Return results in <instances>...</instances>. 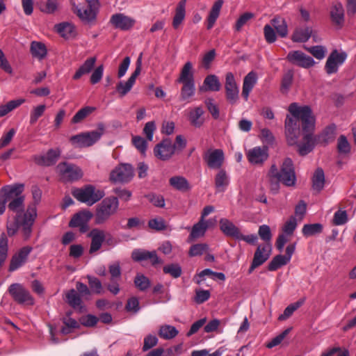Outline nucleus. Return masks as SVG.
Returning a JSON list of instances; mask_svg holds the SVG:
<instances>
[{"mask_svg":"<svg viewBox=\"0 0 356 356\" xmlns=\"http://www.w3.org/2000/svg\"><path fill=\"white\" fill-rule=\"evenodd\" d=\"M322 231L323 225L321 223L306 224L302 229V234L306 237L320 234Z\"/></svg>","mask_w":356,"mask_h":356,"instance_id":"44","label":"nucleus"},{"mask_svg":"<svg viewBox=\"0 0 356 356\" xmlns=\"http://www.w3.org/2000/svg\"><path fill=\"white\" fill-rule=\"evenodd\" d=\"M204 104L213 119L217 120L220 118V108L214 99L211 97L205 99Z\"/></svg>","mask_w":356,"mask_h":356,"instance_id":"43","label":"nucleus"},{"mask_svg":"<svg viewBox=\"0 0 356 356\" xmlns=\"http://www.w3.org/2000/svg\"><path fill=\"white\" fill-rule=\"evenodd\" d=\"M290 261L284 255L278 254L275 256L268 264V269L275 271L282 266L287 264Z\"/></svg>","mask_w":356,"mask_h":356,"instance_id":"46","label":"nucleus"},{"mask_svg":"<svg viewBox=\"0 0 356 356\" xmlns=\"http://www.w3.org/2000/svg\"><path fill=\"white\" fill-rule=\"evenodd\" d=\"M56 31L66 39L72 38L76 35L75 26L69 22H63L55 26Z\"/></svg>","mask_w":356,"mask_h":356,"instance_id":"30","label":"nucleus"},{"mask_svg":"<svg viewBox=\"0 0 356 356\" xmlns=\"http://www.w3.org/2000/svg\"><path fill=\"white\" fill-rule=\"evenodd\" d=\"M141 71V56L138 58L136 67L129 79L126 81H120L116 86V90L119 92L120 97L125 96L132 88L136 82L137 76Z\"/></svg>","mask_w":356,"mask_h":356,"instance_id":"15","label":"nucleus"},{"mask_svg":"<svg viewBox=\"0 0 356 356\" xmlns=\"http://www.w3.org/2000/svg\"><path fill=\"white\" fill-rule=\"evenodd\" d=\"M30 51L32 56L38 60H42L44 58L47 54V50L44 44L36 41H33L31 43Z\"/></svg>","mask_w":356,"mask_h":356,"instance_id":"35","label":"nucleus"},{"mask_svg":"<svg viewBox=\"0 0 356 356\" xmlns=\"http://www.w3.org/2000/svg\"><path fill=\"white\" fill-rule=\"evenodd\" d=\"M306 49L314 56L318 60L323 59L327 51V49L325 47L321 45L313 46L311 47H307Z\"/></svg>","mask_w":356,"mask_h":356,"instance_id":"54","label":"nucleus"},{"mask_svg":"<svg viewBox=\"0 0 356 356\" xmlns=\"http://www.w3.org/2000/svg\"><path fill=\"white\" fill-rule=\"evenodd\" d=\"M32 250V248L25 246L12 257L9 270L14 271L21 267L26 261L28 256Z\"/></svg>","mask_w":356,"mask_h":356,"instance_id":"24","label":"nucleus"},{"mask_svg":"<svg viewBox=\"0 0 356 356\" xmlns=\"http://www.w3.org/2000/svg\"><path fill=\"white\" fill-rule=\"evenodd\" d=\"M46 109V106L44 104H41L34 107L31 112L30 115V124H34L39 118H40Z\"/></svg>","mask_w":356,"mask_h":356,"instance_id":"56","label":"nucleus"},{"mask_svg":"<svg viewBox=\"0 0 356 356\" xmlns=\"http://www.w3.org/2000/svg\"><path fill=\"white\" fill-rule=\"evenodd\" d=\"M325 175L323 170L318 168L312 177V188L317 192H320L324 187Z\"/></svg>","mask_w":356,"mask_h":356,"instance_id":"36","label":"nucleus"},{"mask_svg":"<svg viewBox=\"0 0 356 356\" xmlns=\"http://www.w3.org/2000/svg\"><path fill=\"white\" fill-rule=\"evenodd\" d=\"M119 207V201L118 197L111 196L104 199L96 207L95 213V222L97 225L105 223L108 219L114 215Z\"/></svg>","mask_w":356,"mask_h":356,"instance_id":"3","label":"nucleus"},{"mask_svg":"<svg viewBox=\"0 0 356 356\" xmlns=\"http://www.w3.org/2000/svg\"><path fill=\"white\" fill-rule=\"evenodd\" d=\"M169 184L172 188L180 191H186L190 188L187 179L182 176L172 177L169 179Z\"/></svg>","mask_w":356,"mask_h":356,"instance_id":"37","label":"nucleus"},{"mask_svg":"<svg viewBox=\"0 0 356 356\" xmlns=\"http://www.w3.org/2000/svg\"><path fill=\"white\" fill-rule=\"evenodd\" d=\"M177 81L180 83L194 82L193 65L191 62H187L184 65Z\"/></svg>","mask_w":356,"mask_h":356,"instance_id":"32","label":"nucleus"},{"mask_svg":"<svg viewBox=\"0 0 356 356\" xmlns=\"http://www.w3.org/2000/svg\"><path fill=\"white\" fill-rule=\"evenodd\" d=\"M179 333L177 328L170 325H163L160 326L159 330V336L165 340L175 338Z\"/></svg>","mask_w":356,"mask_h":356,"instance_id":"40","label":"nucleus"},{"mask_svg":"<svg viewBox=\"0 0 356 356\" xmlns=\"http://www.w3.org/2000/svg\"><path fill=\"white\" fill-rule=\"evenodd\" d=\"M332 22L337 25L341 26L344 22V10L341 3H334L330 12Z\"/></svg>","mask_w":356,"mask_h":356,"instance_id":"33","label":"nucleus"},{"mask_svg":"<svg viewBox=\"0 0 356 356\" xmlns=\"http://www.w3.org/2000/svg\"><path fill=\"white\" fill-rule=\"evenodd\" d=\"M297 227V220L296 217L291 216L284 223L282 231L287 235H291Z\"/></svg>","mask_w":356,"mask_h":356,"instance_id":"60","label":"nucleus"},{"mask_svg":"<svg viewBox=\"0 0 356 356\" xmlns=\"http://www.w3.org/2000/svg\"><path fill=\"white\" fill-rule=\"evenodd\" d=\"M247 157L252 164H262L268 157V147H255L248 151Z\"/></svg>","mask_w":356,"mask_h":356,"instance_id":"20","label":"nucleus"},{"mask_svg":"<svg viewBox=\"0 0 356 356\" xmlns=\"http://www.w3.org/2000/svg\"><path fill=\"white\" fill-rule=\"evenodd\" d=\"M186 3V0H181L177 6L172 22V26L175 29H177L184 19Z\"/></svg>","mask_w":356,"mask_h":356,"instance_id":"38","label":"nucleus"},{"mask_svg":"<svg viewBox=\"0 0 356 356\" xmlns=\"http://www.w3.org/2000/svg\"><path fill=\"white\" fill-rule=\"evenodd\" d=\"M67 301L74 308L81 307V298L79 294L74 289L70 290L66 294Z\"/></svg>","mask_w":356,"mask_h":356,"instance_id":"47","label":"nucleus"},{"mask_svg":"<svg viewBox=\"0 0 356 356\" xmlns=\"http://www.w3.org/2000/svg\"><path fill=\"white\" fill-rule=\"evenodd\" d=\"M95 110V107L85 106L80 109L72 118V122L74 124L79 123L87 116Z\"/></svg>","mask_w":356,"mask_h":356,"instance_id":"48","label":"nucleus"},{"mask_svg":"<svg viewBox=\"0 0 356 356\" xmlns=\"http://www.w3.org/2000/svg\"><path fill=\"white\" fill-rule=\"evenodd\" d=\"M183 87L181 90V98L183 100H186L195 94V83H182Z\"/></svg>","mask_w":356,"mask_h":356,"instance_id":"52","label":"nucleus"},{"mask_svg":"<svg viewBox=\"0 0 356 356\" xmlns=\"http://www.w3.org/2000/svg\"><path fill=\"white\" fill-rule=\"evenodd\" d=\"M312 30L309 27L296 29L291 37V40L295 42H305L311 37Z\"/></svg>","mask_w":356,"mask_h":356,"instance_id":"34","label":"nucleus"},{"mask_svg":"<svg viewBox=\"0 0 356 356\" xmlns=\"http://www.w3.org/2000/svg\"><path fill=\"white\" fill-rule=\"evenodd\" d=\"M278 178L286 186H294L296 183V175L293 163L290 158H286L280 168Z\"/></svg>","mask_w":356,"mask_h":356,"instance_id":"6","label":"nucleus"},{"mask_svg":"<svg viewBox=\"0 0 356 356\" xmlns=\"http://www.w3.org/2000/svg\"><path fill=\"white\" fill-rule=\"evenodd\" d=\"M37 217V209L34 204H30L20 222L21 232L24 240H28L32 233V227Z\"/></svg>","mask_w":356,"mask_h":356,"instance_id":"8","label":"nucleus"},{"mask_svg":"<svg viewBox=\"0 0 356 356\" xmlns=\"http://www.w3.org/2000/svg\"><path fill=\"white\" fill-rule=\"evenodd\" d=\"M347 58L345 52L339 53L337 49L333 50L328 56L325 65V70L327 74L336 73L339 66L342 65Z\"/></svg>","mask_w":356,"mask_h":356,"instance_id":"14","label":"nucleus"},{"mask_svg":"<svg viewBox=\"0 0 356 356\" xmlns=\"http://www.w3.org/2000/svg\"><path fill=\"white\" fill-rule=\"evenodd\" d=\"M134 177V169L129 164H121L115 167L110 174V179L115 183L129 182Z\"/></svg>","mask_w":356,"mask_h":356,"instance_id":"10","label":"nucleus"},{"mask_svg":"<svg viewBox=\"0 0 356 356\" xmlns=\"http://www.w3.org/2000/svg\"><path fill=\"white\" fill-rule=\"evenodd\" d=\"M220 229L222 233L227 236L232 237L235 239L237 238L240 234L239 229L230 220L226 218L220 220Z\"/></svg>","mask_w":356,"mask_h":356,"instance_id":"27","label":"nucleus"},{"mask_svg":"<svg viewBox=\"0 0 356 356\" xmlns=\"http://www.w3.org/2000/svg\"><path fill=\"white\" fill-rule=\"evenodd\" d=\"M337 150L339 154H346L350 152V145L346 137L341 135L337 140Z\"/></svg>","mask_w":356,"mask_h":356,"instance_id":"50","label":"nucleus"},{"mask_svg":"<svg viewBox=\"0 0 356 356\" xmlns=\"http://www.w3.org/2000/svg\"><path fill=\"white\" fill-rule=\"evenodd\" d=\"M288 111L284 122L286 142L289 145H297L301 156L307 155L314 147L315 118L312 111L309 106L294 102L289 106Z\"/></svg>","mask_w":356,"mask_h":356,"instance_id":"1","label":"nucleus"},{"mask_svg":"<svg viewBox=\"0 0 356 356\" xmlns=\"http://www.w3.org/2000/svg\"><path fill=\"white\" fill-rule=\"evenodd\" d=\"M223 0H217L212 6L207 18V27L208 29H211L215 24L216 19L218 18L220 15V12L223 5Z\"/></svg>","mask_w":356,"mask_h":356,"instance_id":"28","label":"nucleus"},{"mask_svg":"<svg viewBox=\"0 0 356 356\" xmlns=\"http://www.w3.org/2000/svg\"><path fill=\"white\" fill-rule=\"evenodd\" d=\"M24 189L23 184H15L3 186L1 193L3 195V202L8 203L9 210L19 213L23 211L24 196L22 193Z\"/></svg>","mask_w":356,"mask_h":356,"instance_id":"2","label":"nucleus"},{"mask_svg":"<svg viewBox=\"0 0 356 356\" xmlns=\"http://www.w3.org/2000/svg\"><path fill=\"white\" fill-rule=\"evenodd\" d=\"M204 161L209 168L220 170L223 164L225 156L222 149H209L204 153Z\"/></svg>","mask_w":356,"mask_h":356,"instance_id":"13","label":"nucleus"},{"mask_svg":"<svg viewBox=\"0 0 356 356\" xmlns=\"http://www.w3.org/2000/svg\"><path fill=\"white\" fill-rule=\"evenodd\" d=\"M95 57L88 58L85 62L80 66L75 74L73 76L74 80L79 79L83 75L87 74L91 72L93 69L96 63Z\"/></svg>","mask_w":356,"mask_h":356,"instance_id":"31","label":"nucleus"},{"mask_svg":"<svg viewBox=\"0 0 356 356\" xmlns=\"http://www.w3.org/2000/svg\"><path fill=\"white\" fill-rule=\"evenodd\" d=\"M62 321L64 326L60 330V332L63 334L71 333L74 329L78 328L79 326V323L75 319L71 318L69 314L63 317Z\"/></svg>","mask_w":356,"mask_h":356,"instance_id":"42","label":"nucleus"},{"mask_svg":"<svg viewBox=\"0 0 356 356\" xmlns=\"http://www.w3.org/2000/svg\"><path fill=\"white\" fill-rule=\"evenodd\" d=\"M110 23L115 29L126 31L130 29L134 26L135 20L122 13H117L111 16Z\"/></svg>","mask_w":356,"mask_h":356,"instance_id":"21","label":"nucleus"},{"mask_svg":"<svg viewBox=\"0 0 356 356\" xmlns=\"http://www.w3.org/2000/svg\"><path fill=\"white\" fill-rule=\"evenodd\" d=\"M225 88L227 101L232 104H236L238 99L239 90L232 72L226 74Z\"/></svg>","mask_w":356,"mask_h":356,"instance_id":"16","label":"nucleus"},{"mask_svg":"<svg viewBox=\"0 0 356 356\" xmlns=\"http://www.w3.org/2000/svg\"><path fill=\"white\" fill-rule=\"evenodd\" d=\"M348 221V216L346 211L338 210L334 214L333 223L335 225H342Z\"/></svg>","mask_w":356,"mask_h":356,"instance_id":"64","label":"nucleus"},{"mask_svg":"<svg viewBox=\"0 0 356 356\" xmlns=\"http://www.w3.org/2000/svg\"><path fill=\"white\" fill-rule=\"evenodd\" d=\"M219 78L215 74L207 75L202 85V91L218 92L221 89Z\"/></svg>","mask_w":356,"mask_h":356,"instance_id":"26","label":"nucleus"},{"mask_svg":"<svg viewBox=\"0 0 356 356\" xmlns=\"http://www.w3.org/2000/svg\"><path fill=\"white\" fill-rule=\"evenodd\" d=\"M134 284L142 291L147 290L150 286L149 280L142 274H137L134 279Z\"/></svg>","mask_w":356,"mask_h":356,"instance_id":"49","label":"nucleus"},{"mask_svg":"<svg viewBox=\"0 0 356 356\" xmlns=\"http://www.w3.org/2000/svg\"><path fill=\"white\" fill-rule=\"evenodd\" d=\"M88 284L90 289L95 293L100 294L103 291L102 282L99 279L92 276H88Z\"/></svg>","mask_w":356,"mask_h":356,"instance_id":"59","label":"nucleus"},{"mask_svg":"<svg viewBox=\"0 0 356 356\" xmlns=\"http://www.w3.org/2000/svg\"><path fill=\"white\" fill-rule=\"evenodd\" d=\"M216 57L215 49H211L206 53L202 58V67L206 70H209L211 67V63Z\"/></svg>","mask_w":356,"mask_h":356,"instance_id":"62","label":"nucleus"},{"mask_svg":"<svg viewBox=\"0 0 356 356\" xmlns=\"http://www.w3.org/2000/svg\"><path fill=\"white\" fill-rule=\"evenodd\" d=\"M101 129L100 131H92L73 136L70 138V141L72 144L81 147H90L100 139L103 127Z\"/></svg>","mask_w":356,"mask_h":356,"instance_id":"9","label":"nucleus"},{"mask_svg":"<svg viewBox=\"0 0 356 356\" xmlns=\"http://www.w3.org/2000/svg\"><path fill=\"white\" fill-rule=\"evenodd\" d=\"M8 253V239L5 234L0 236V266L4 262Z\"/></svg>","mask_w":356,"mask_h":356,"instance_id":"51","label":"nucleus"},{"mask_svg":"<svg viewBox=\"0 0 356 356\" xmlns=\"http://www.w3.org/2000/svg\"><path fill=\"white\" fill-rule=\"evenodd\" d=\"M88 236L91 238L89 252L93 254L101 248L105 240V232L104 230L95 228L89 232Z\"/></svg>","mask_w":356,"mask_h":356,"instance_id":"23","label":"nucleus"},{"mask_svg":"<svg viewBox=\"0 0 356 356\" xmlns=\"http://www.w3.org/2000/svg\"><path fill=\"white\" fill-rule=\"evenodd\" d=\"M25 102L23 98L14 99L8 102L6 104L0 106V118L5 116L10 111L17 108Z\"/></svg>","mask_w":356,"mask_h":356,"instance_id":"41","label":"nucleus"},{"mask_svg":"<svg viewBox=\"0 0 356 356\" xmlns=\"http://www.w3.org/2000/svg\"><path fill=\"white\" fill-rule=\"evenodd\" d=\"M175 149L176 146L172 144V140L170 138H164L154 147V154L157 159L167 161L172 156Z\"/></svg>","mask_w":356,"mask_h":356,"instance_id":"12","label":"nucleus"},{"mask_svg":"<svg viewBox=\"0 0 356 356\" xmlns=\"http://www.w3.org/2000/svg\"><path fill=\"white\" fill-rule=\"evenodd\" d=\"M163 272L170 274L175 278L179 277L181 274V268L179 264H172L163 267Z\"/></svg>","mask_w":356,"mask_h":356,"instance_id":"57","label":"nucleus"},{"mask_svg":"<svg viewBox=\"0 0 356 356\" xmlns=\"http://www.w3.org/2000/svg\"><path fill=\"white\" fill-rule=\"evenodd\" d=\"M132 143L135 147L142 154H145L147 147V140L141 136H136L132 138Z\"/></svg>","mask_w":356,"mask_h":356,"instance_id":"55","label":"nucleus"},{"mask_svg":"<svg viewBox=\"0 0 356 356\" xmlns=\"http://www.w3.org/2000/svg\"><path fill=\"white\" fill-rule=\"evenodd\" d=\"M148 226L149 228L156 231H162L166 229L165 222L161 217L149 220L148 222Z\"/></svg>","mask_w":356,"mask_h":356,"instance_id":"58","label":"nucleus"},{"mask_svg":"<svg viewBox=\"0 0 356 356\" xmlns=\"http://www.w3.org/2000/svg\"><path fill=\"white\" fill-rule=\"evenodd\" d=\"M286 59L292 64L303 68H309L315 64L314 60L300 51H290Z\"/></svg>","mask_w":356,"mask_h":356,"instance_id":"17","label":"nucleus"},{"mask_svg":"<svg viewBox=\"0 0 356 356\" xmlns=\"http://www.w3.org/2000/svg\"><path fill=\"white\" fill-rule=\"evenodd\" d=\"M60 179L65 182H73L82 178L81 168L67 162L60 163L56 167Z\"/></svg>","mask_w":356,"mask_h":356,"instance_id":"5","label":"nucleus"},{"mask_svg":"<svg viewBox=\"0 0 356 356\" xmlns=\"http://www.w3.org/2000/svg\"><path fill=\"white\" fill-rule=\"evenodd\" d=\"M72 194L78 201L86 203L88 206L93 205L105 195L104 191L97 189L91 184L74 188Z\"/></svg>","mask_w":356,"mask_h":356,"instance_id":"4","label":"nucleus"},{"mask_svg":"<svg viewBox=\"0 0 356 356\" xmlns=\"http://www.w3.org/2000/svg\"><path fill=\"white\" fill-rule=\"evenodd\" d=\"M72 10L80 20L86 24L92 25L95 23L99 10V6L81 8L74 3H72Z\"/></svg>","mask_w":356,"mask_h":356,"instance_id":"11","label":"nucleus"},{"mask_svg":"<svg viewBox=\"0 0 356 356\" xmlns=\"http://www.w3.org/2000/svg\"><path fill=\"white\" fill-rule=\"evenodd\" d=\"M305 302V300L304 299H302V300H300L294 303H292L291 305H289V306H287L283 314H282L279 317H278V320L280 321H285L286 320L287 318H289L293 314V312L297 310L299 307H300L303 303Z\"/></svg>","mask_w":356,"mask_h":356,"instance_id":"45","label":"nucleus"},{"mask_svg":"<svg viewBox=\"0 0 356 356\" xmlns=\"http://www.w3.org/2000/svg\"><path fill=\"white\" fill-rule=\"evenodd\" d=\"M8 292L18 304L24 305H33L34 304V299L29 290L20 284H12L8 288Z\"/></svg>","mask_w":356,"mask_h":356,"instance_id":"7","label":"nucleus"},{"mask_svg":"<svg viewBox=\"0 0 356 356\" xmlns=\"http://www.w3.org/2000/svg\"><path fill=\"white\" fill-rule=\"evenodd\" d=\"M229 184V179L224 169L218 170L215 177V186L218 192H224Z\"/></svg>","mask_w":356,"mask_h":356,"instance_id":"29","label":"nucleus"},{"mask_svg":"<svg viewBox=\"0 0 356 356\" xmlns=\"http://www.w3.org/2000/svg\"><path fill=\"white\" fill-rule=\"evenodd\" d=\"M60 155L59 149H50L45 154L35 155L34 162L39 165L50 166L56 163Z\"/></svg>","mask_w":356,"mask_h":356,"instance_id":"19","label":"nucleus"},{"mask_svg":"<svg viewBox=\"0 0 356 356\" xmlns=\"http://www.w3.org/2000/svg\"><path fill=\"white\" fill-rule=\"evenodd\" d=\"M146 197L155 207L163 208L165 206V200L161 195L150 193Z\"/></svg>","mask_w":356,"mask_h":356,"instance_id":"63","label":"nucleus"},{"mask_svg":"<svg viewBox=\"0 0 356 356\" xmlns=\"http://www.w3.org/2000/svg\"><path fill=\"white\" fill-rule=\"evenodd\" d=\"M272 26H273L277 33V34L282 37L284 38L288 34V28L287 24L284 19L280 17H275L273 19H271Z\"/></svg>","mask_w":356,"mask_h":356,"instance_id":"39","label":"nucleus"},{"mask_svg":"<svg viewBox=\"0 0 356 356\" xmlns=\"http://www.w3.org/2000/svg\"><path fill=\"white\" fill-rule=\"evenodd\" d=\"M93 214L90 211H83L75 214L70 221L72 227H80V230L84 232L87 227L88 222L92 218Z\"/></svg>","mask_w":356,"mask_h":356,"instance_id":"22","label":"nucleus"},{"mask_svg":"<svg viewBox=\"0 0 356 356\" xmlns=\"http://www.w3.org/2000/svg\"><path fill=\"white\" fill-rule=\"evenodd\" d=\"M257 81V74L256 72L251 71L243 79L242 96L245 100L247 101L250 95V92L253 89L254 86Z\"/></svg>","mask_w":356,"mask_h":356,"instance_id":"25","label":"nucleus"},{"mask_svg":"<svg viewBox=\"0 0 356 356\" xmlns=\"http://www.w3.org/2000/svg\"><path fill=\"white\" fill-rule=\"evenodd\" d=\"M254 17V14L252 13L246 12L241 15L237 19L235 24V30L240 31L242 27L251 19Z\"/></svg>","mask_w":356,"mask_h":356,"instance_id":"61","label":"nucleus"},{"mask_svg":"<svg viewBox=\"0 0 356 356\" xmlns=\"http://www.w3.org/2000/svg\"><path fill=\"white\" fill-rule=\"evenodd\" d=\"M270 253L271 247L270 245H259L254 252L248 273H252L256 268L265 263L270 257Z\"/></svg>","mask_w":356,"mask_h":356,"instance_id":"18","label":"nucleus"},{"mask_svg":"<svg viewBox=\"0 0 356 356\" xmlns=\"http://www.w3.org/2000/svg\"><path fill=\"white\" fill-rule=\"evenodd\" d=\"M207 276L213 280H225V275L222 273L214 272L211 269L207 268L202 270V282L204 280V277Z\"/></svg>","mask_w":356,"mask_h":356,"instance_id":"53","label":"nucleus"}]
</instances>
